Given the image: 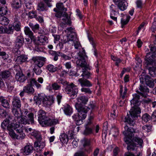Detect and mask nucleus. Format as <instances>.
Listing matches in <instances>:
<instances>
[{
	"instance_id": "nucleus-1",
	"label": "nucleus",
	"mask_w": 156,
	"mask_h": 156,
	"mask_svg": "<svg viewBox=\"0 0 156 156\" xmlns=\"http://www.w3.org/2000/svg\"><path fill=\"white\" fill-rule=\"evenodd\" d=\"M139 89L142 92L137 90V93L133 94V98L130 101L131 108L129 111V115L127 114L126 116L122 118L123 121L127 123L130 126H134L135 119L137 118L138 115L141 113V109L138 107L141 103L140 97H146L149 92V89L142 84L140 85Z\"/></svg>"
},
{
	"instance_id": "nucleus-2",
	"label": "nucleus",
	"mask_w": 156,
	"mask_h": 156,
	"mask_svg": "<svg viewBox=\"0 0 156 156\" xmlns=\"http://www.w3.org/2000/svg\"><path fill=\"white\" fill-rule=\"evenodd\" d=\"M125 131L123 134L125 135L124 140L125 142L128 145L127 149L130 151L135 150L137 147L136 145L139 144L142 147L143 140L137 136L139 134L138 130L132 127H129L126 126L124 127Z\"/></svg>"
},
{
	"instance_id": "nucleus-3",
	"label": "nucleus",
	"mask_w": 156,
	"mask_h": 156,
	"mask_svg": "<svg viewBox=\"0 0 156 156\" xmlns=\"http://www.w3.org/2000/svg\"><path fill=\"white\" fill-rule=\"evenodd\" d=\"M88 67L82 69L83 73L81 76L82 78H80L78 81L80 84L81 87H90L92 86V84L87 79H89L90 77L91 74L87 70Z\"/></svg>"
},
{
	"instance_id": "nucleus-4",
	"label": "nucleus",
	"mask_w": 156,
	"mask_h": 156,
	"mask_svg": "<svg viewBox=\"0 0 156 156\" xmlns=\"http://www.w3.org/2000/svg\"><path fill=\"white\" fill-rule=\"evenodd\" d=\"M88 99L85 96H82L79 97L77 98V102L75 105L76 110L79 112L83 110L85 112H87L90 109L88 107L83 105L82 104L85 105L88 101Z\"/></svg>"
},
{
	"instance_id": "nucleus-5",
	"label": "nucleus",
	"mask_w": 156,
	"mask_h": 156,
	"mask_svg": "<svg viewBox=\"0 0 156 156\" xmlns=\"http://www.w3.org/2000/svg\"><path fill=\"white\" fill-rule=\"evenodd\" d=\"M75 58L78 67L85 68L87 67L85 59V54L84 52L80 51L75 56Z\"/></svg>"
},
{
	"instance_id": "nucleus-6",
	"label": "nucleus",
	"mask_w": 156,
	"mask_h": 156,
	"mask_svg": "<svg viewBox=\"0 0 156 156\" xmlns=\"http://www.w3.org/2000/svg\"><path fill=\"white\" fill-rule=\"evenodd\" d=\"M55 13V16L58 18L63 17L62 19V23L64 24L70 25L71 23V20L70 16H68V14L63 10H54Z\"/></svg>"
},
{
	"instance_id": "nucleus-7",
	"label": "nucleus",
	"mask_w": 156,
	"mask_h": 156,
	"mask_svg": "<svg viewBox=\"0 0 156 156\" xmlns=\"http://www.w3.org/2000/svg\"><path fill=\"white\" fill-rule=\"evenodd\" d=\"M77 111L78 113L74 114L72 118L76 121V124L77 125H80L83 123V120L86 117L87 112H85L83 110L80 112Z\"/></svg>"
},
{
	"instance_id": "nucleus-8",
	"label": "nucleus",
	"mask_w": 156,
	"mask_h": 156,
	"mask_svg": "<svg viewBox=\"0 0 156 156\" xmlns=\"http://www.w3.org/2000/svg\"><path fill=\"white\" fill-rule=\"evenodd\" d=\"M66 91L68 94H69L72 98H74L76 96L78 90L76 86L73 83L68 85L66 88Z\"/></svg>"
},
{
	"instance_id": "nucleus-9",
	"label": "nucleus",
	"mask_w": 156,
	"mask_h": 156,
	"mask_svg": "<svg viewBox=\"0 0 156 156\" xmlns=\"http://www.w3.org/2000/svg\"><path fill=\"white\" fill-rule=\"evenodd\" d=\"M15 68L18 69V71H16V73L15 75V78L16 80L20 83H24L27 79V76L23 73L21 70L20 69V67L16 66Z\"/></svg>"
},
{
	"instance_id": "nucleus-10",
	"label": "nucleus",
	"mask_w": 156,
	"mask_h": 156,
	"mask_svg": "<svg viewBox=\"0 0 156 156\" xmlns=\"http://www.w3.org/2000/svg\"><path fill=\"white\" fill-rule=\"evenodd\" d=\"M23 128L17 129L16 132L18 134H16L13 130L10 131L9 133L10 136L13 139L23 140L24 139L25 136V134L23 133Z\"/></svg>"
},
{
	"instance_id": "nucleus-11",
	"label": "nucleus",
	"mask_w": 156,
	"mask_h": 156,
	"mask_svg": "<svg viewBox=\"0 0 156 156\" xmlns=\"http://www.w3.org/2000/svg\"><path fill=\"white\" fill-rule=\"evenodd\" d=\"M81 143L82 145L81 149L85 151L87 153L89 154L92 151V149L90 146V141L86 138L83 139L81 140Z\"/></svg>"
},
{
	"instance_id": "nucleus-12",
	"label": "nucleus",
	"mask_w": 156,
	"mask_h": 156,
	"mask_svg": "<svg viewBox=\"0 0 156 156\" xmlns=\"http://www.w3.org/2000/svg\"><path fill=\"white\" fill-rule=\"evenodd\" d=\"M32 60L34 62V66L41 67L44 65V62L46 61V58L42 56H34L32 57Z\"/></svg>"
},
{
	"instance_id": "nucleus-13",
	"label": "nucleus",
	"mask_w": 156,
	"mask_h": 156,
	"mask_svg": "<svg viewBox=\"0 0 156 156\" xmlns=\"http://www.w3.org/2000/svg\"><path fill=\"white\" fill-rule=\"evenodd\" d=\"M59 123V121L57 119H52L47 117L40 124L42 126H51Z\"/></svg>"
},
{
	"instance_id": "nucleus-14",
	"label": "nucleus",
	"mask_w": 156,
	"mask_h": 156,
	"mask_svg": "<svg viewBox=\"0 0 156 156\" xmlns=\"http://www.w3.org/2000/svg\"><path fill=\"white\" fill-rule=\"evenodd\" d=\"M42 103L45 106H49L54 102V99L52 96H45L42 99Z\"/></svg>"
},
{
	"instance_id": "nucleus-15",
	"label": "nucleus",
	"mask_w": 156,
	"mask_h": 156,
	"mask_svg": "<svg viewBox=\"0 0 156 156\" xmlns=\"http://www.w3.org/2000/svg\"><path fill=\"white\" fill-rule=\"evenodd\" d=\"M12 108H16L18 109H19L20 111H21L20 108L21 106V103L19 98L16 97H13L12 99Z\"/></svg>"
},
{
	"instance_id": "nucleus-16",
	"label": "nucleus",
	"mask_w": 156,
	"mask_h": 156,
	"mask_svg": "<svg viewBox=\"0 0 156 156\" xmlns=\"http://www.w3.org/2000/svg\"><path fill=\"white\" fill-rule=\"evenodd\" d=\"M9 122V121L7 120L6 119H4L1 123V127L4 129L7 128L10 132L12 130V127L13 124V123H10Z\"/></svg>"
},
{
	"instance_id": "nucleus-17",
	"label": "nucleus",
	"mask_w": 156,
	"mask_h": 156,
	"mask_svg": "<svg viewBox=\"0 0 156 156\" xmlns=\"http://www.w3.org/2000/svg\"><path fill=\"white\" fill-rule=\"evenodd\" d=\"M15 47L19 48L21 47L24 43V38L21 35H20L16 38L15 41Z\"/></svg>"
},
{
	"instance_id": "nucleus-18",
	"label": "nucleus",
	"mask_w": 156,
	"mask_h": 156,
	"mask_svg": "<svg viewBox=\"0 0 156 156\" xmlns=\"http://www.w3.org/2000/svg\"><path fill=\"white\" fill-rule=\"evenodd\" d=\"M151 119H156V110L153 112L151 117L148 114L145 113L142 117V120L146 122L149 121Z\"/></svg>"
},
{
	"instance_id": "nucleus-19",
	"label": "nucleus",
	"mask_w": 156,
	"mask_h": 156,
	"mask_svg": "<svg viewBox=\"0 0 156 156\" xmlns=\"http://www.w3.org/2000/svg\"><path fill=\"white\" fill-rule=\"evenodd\" d=\"M45 144L43 142L39 141H35L34 144V150L37 152H38L41 151L45 146Z\"/></svg>"
},
{
	"instance_id": "nucleus-20",
	"label": "nucleus",
	"mask_w": 156,
	"mask_h": 156,
	"mask_svg": "<svg viewBox=\"0 0 156 156\" xmlns=\"http://www.w3.org/2000/svg\"><path fill=\"white\" fill-rule=\"evenodd\" d=\"M46 114V112L43 110H40L38 112V120L40 124L47 117Z\"/></svg>"
},
{
	"instance_id": "nucleus-21",
	"label": "nucleus",
	"mask_w": 156,
	"mask_h": 156,
	"mask_svg": "<svg viewBox=\"0 0 156 156\" xmlns=\"http://www.w3.org/2000/svg\"><path fill=\"white\" fill-rule=\"evenodd\" d=\"M65 114L67 115H70L73 112L72 108L69 105L66 104L62 108Z\"/></svg>"
},
{
	"instance_id": "nucleus-22",
	"label": "nucleus",
	"mask_w": 156,
	"mask_h": 156,
	"mask_svg": "<svg viewBox=\"0 0 156 156\" xmlns=\"http://www.w3.org/2000/svg\"><path fill=\"white\" fill-rule=\"evenodd\" d=\"M62 68L61 66L59 65L58 67H55L52 65L49 64L47 65L46 67V69L48 70L49 72L53 73Z\"/></svg>"
},
{
	"instance_id": "nucleus-23",
	"label": "nucleus",
	"mask_w": 156,
	"mask_h": 156,
	"mask_svg": "<svg viewBox=\"0 0 156 156\" xmlns=\"http://www.w3.org/2000/svg\"><path fill=\"white\" fill-rule=\"evenodd\" d=\"M150 55V53L148 52L147 53L145 56V59L147 62V64H152L154 60V55L152 54L150 56H149Z\"/></svg>"
},
{
	"instance_id": "nucleus-24",
	"label": "nucleus",
	"mask_w": 156,
	"mask_h": 156,
	"mask_svg": "<svg viewBox=\"0 0 156 156\" xmlns=\"http://www.w3.org/2000/svg\"><path fill=\"white\" fill-rule=\"evenodd\" d=\"M28 58L27 55H22L18 56L16 60V62L18 64H21L23 62H26Z\"/></svg>"
},
{
	"instance_id": "nucleus-25",
	"label": "nucleus",
	"mask_w": 156,
	"mask_h": 156,
	"mask_svg": "<svg viewBox=\"0 0 156 156\" xmlns=\"http://www.w3.org/2000/svg\"><path fill=\"white\" fill-rule=\"evenodd\" d=\"M0 103L4 108H9V103L8 102L7 100L2 96H0Z\"/></svg>"
},
{
	"instance_id": "nucleus-26",
	"label": "nucleus",
	"mask_w": 156,
	"mask_h": 156,
	"mask_svg": "<svg viewBox=\"0 0 156 156\" xmlns=\"http://www.w3.org/2000/svg\"><path fill=\"white\" fill-rule=\"evenodd\" d=\"M33 150V147L31 145L25 146L23 150V154L25 155H28L31 153Z\"/></svg>"
},
{
	"instance_id": "nucleus-27",
	"label": "nucleus",
	"mask_w": 156,
	"mask_h": 156,
	"mask_svg": "<svg viewBox=\"0 0 156 156\" xmlns=\"http://www.w3.org/2000/svg\"><path fill=\"white\" fill-rule=\"evenodd\" d=\"M25 93L29 94H33L34 92V89L31 84H29L26 85L23 87Z\"/></svg>"
},
{
	"instance_id": "nucleus-28",
	"label": "nucleus",
	"mask_w": 156,
	"mask_h": 156,
	"mask_svg": "<svg viewBox=\"0 0 156 156\" xmlns=\"http://www.w3.org/2000/svg\"><path fill=\"white\" fill-rule=\"evenodd\" d=\"M11 5L13 9H19L21 7V0H13Z\"/></svg>"
},
{
	"instance_id": "nucleus-29",
	"label": "nucleus",
	"mask_w": 156,
	"mask_h": 156,
	"mask_svg": "<svg viewBox=\"0 0 156 156\" xmlns=\"http://www.w3.org/2000/svg\"><path fill=\"white\" fill-rule=\"evenodd\" d=\"M0 76L2 79H6L12 76L11 72L8 70H5L0 73Z\"/></svg>"
},
{
	"instance_id": "nucleus-30",
	"label": "nucleus",
	"mask_w": 156,
	"mask_h": 156,
	"mask_svg": "<svg viewBox=\"0 0 156 156\" xmlns=\"http://www.w3.org/2000/svg\"><path fill=\"white\" fill-rule=\"evenodd\" d=\"M28 83L32 86H35L37 89L41 88V85L38 83L35 78H30L28 80Z\"/></svg>"
},
{
	"instance_id": "nucleus-31",
	"label": "nucleus",
	"mask_w": 156,
	"mask_h": 156,
	"mask_svg": "<svg viewBox=\"0 0 156 156\" xmlns=\"http://www.w3.org/2000/svg\"><path fill=\"white\" fill-rule=\"evenodd\" d=\"M93 126H85V129L83 132V134L86 136L89 135L93 134Z\"/></svg>"
},
{
	"instance_id": "nucleus-32",
	"label": "nucleus",
	"mask_w": 156,
	"mask_h": 156,
	"mask_svg": "<svg viewBox=\"0 0 156 156\" xmlns=\"http://www.w3.org/2000/svg\"><path fill=\"white\" fill-rule=\"evenodd\" d=\"M123 87L121 85L120 86V99L121 98L122 99H124L125 97H126V93L127 90V89L126 86H125L124 87V91L122 93Z\"/></svg>"
},
{
	"instance_id": "nucleus-33",
	"label": "nucleus",
	"mask_w": 156,
	"mask_h": 156,
	"mask_svg": "<svg viewBox=\"0 0 156 156\" xmlns=\"http://www.w3.org/2000/svg\"><path fill=\"white\" fill-rule=\"evenodd\" d=\"M67 41H74L77 40L76 35L75 33L72 32L70 34H68L67 36Z\"/></svg>"
},
{
	"instance_id": "nucleus-34",
	"label": "nucleus",
	"mask_w": 156,
	"mask_h": 156,
	"mask_svg": "<svg viewBox=\"0 0 156 156\" xmlns=\"http://www.w3.org/2000/svg\"><path fill=\"white\" fill-rule=\"evenodd\" d=\"M117 4L118 7L120 10H126L127 9L128 4L125 2L122 1L119 2Z\"/></svg>"
},
{
	"instance_id": "nucleus-35",
	"label": "nucleus",
	"mask_w": 156,
	"mask_h": 156,
	"mask_svg": "<svg viewBox=\"0 0 156 156\" xmlns=\"http://www.w3.org/2000/svg\"><path fill=\"white\" fill-rule=\"evenodd\" d=\"M37 41L41 44H43L48 42V39L44 35H41L38 37Z\"/></svg>"
},
{
	"instance_id": "nucleus-36",
	"label": "nucleus",
	"mask_w": 156,
	"mask_h": 156,
	"mask_svg": "<svg viewBox=\"0 0 156 156\" xmlns=\"http://www.w3.org/2000/svg\"><path fill=\"white\" fill-rule=\"evenodd\" d=\"M59 138L60 141L62 143L67 144L69 140V138L65 133H61Z\"/></svg>"
},
{
	"instance_id": "nucleus-37",
	"label": "nucleus",
	"mask_w": 156,
	"mask_h": 156,
	"mask_svg": "<svg viewBox=\"0 0 156 156\" xmlns=\"http://www.w3.org/2000/svg\"><path fill=\"white\" fill-rule=\"evenodd\" d=\"M9 20L5 16L0 17V24L3 25H7L9 23Z\"/></svg>"
},
{
	"instance_id": "nucleus-38",
	"label": "nucleus",
	"mask_w": 156,
	"mask_h": 156,
	"mask_svg": "<svg viewBox=\"0 0 156 156\" xmlns=\"http://www.w3.org/2000/svg\"><path fill=\"white\" fill-rule=\"evenodd\" d=\"M51 88L49 89V91L51 90L52 89L54 90H60L61 89V86L58 84L57 82H55L52 83L51 84Z\"/></svg>"
},
{
	"instance_id": "nucleus-39",
	"label": "nucleus",
	"mask_w": 156,
	"mask_h": 156,
	"mask_svg": "<svg viewBox=\"0 0 156 156\" xmlns=\"http://www.w3.org/2000/svg\"><path fill=\"white\" fill-rule=\"evenodd\" d=\"M24 31L25 34L28 35L30 38L32 39L34 37V36L33 35V33L30 30V29L28 27H25L24 28Z\"/></svg>"
},
{
	"instance_id": "nucleus-40",
	"label": "nucleus",
	"mask_w": 156,
	"mask_h": 156,
	"mask_svg": "<svg viewBox=\"0 0 156 156\" xmlns=\"http://www.w3.org/2000/svg\"><path fill=\"white\" fill-rule=\"evenodd\" d=\"M16 108H12V112L14 116L18 119L20 117L22 116V114L19 112L18 110Z\"/></svg>"
},
{
	"instance_id": "nucleus-41",
	"label": "nucleus",
	"mask_w": 156,
	"mask_h": 156,
	"mask_svg": "<svg viewBox=\"0 0 156 156\" xmlns=\"http://www.w3.org/2000/svg\"><path fill=\"white\" fill-rule=\"evenodd\" d=\"M88 37L89 41L90 42L91 44H92L94 48V55L96 57H97L98 53L97 52V50L95 48V43L94 41L93 38L92 37H89V36H88Z\"/></svg>"
},
{
	"instance_id": "nucleus-42",
	"label": "nucleus",
	"mask_w": 156,
	"mask_h": 156,
	"mask_svg": "<svg viewBox=\"0 0 156 156\" xmlns=\"http://www.w3.org/2000/svg\"><path fill=\"white\" fill-rule=\"evenodd\" d=\"M18 121L20 123L24 125L29 124V120L24 117L21 116L19 119Z\"/></svg>"
},
{
	"instance_id": "nucleus-43",
	"label": "nucleus",
	"mask_w": 156,
	"mask_h": 156,
	"mask_svg": "<svg viewBox=\"0 0 156 156\" xmlns=\"http://www.w3.org/2000/svg\"><path fill=\"white\" fill-rule=\"evenodd\" d=\"M154 80L152 81L149 76V78L146 79L145 81L146 84L151 88H153L154 86Z\"/></svg>"
},
{
	"instance_id": "nucleus-44",
	"label": "nucleus",
	"mask_w": 156,
	"mask_h": 156,
	"mask_svg": "<svg viewBox=\"0 0 156 156\" xmlns=\"http://www.w3.org/2000/svg\"><path fill=\"white\" fill-rule=\"evenodd\" d=\"M124 16H126V20L123 18L121 19V23L122 27H123L124 25L128 23L130 18V17L129 16H127L126 15L125 16L124 15Z\"/></svg>"
},
{
	"instance_id": "nucleus-45",
	"label": "nucleus",
	"mask_w": 156,
	"mask_h": 156,
	"mask_svg": "<svg viewBox=\"0 0 156 156\" xmlns=\"http://www.w3.org/2000/svg\"><path fill=\"white\" fill-rule=\"evenodd\" d=\"M81 89V91L82 92L84 93L85 94H91L92 91L88 87H85V86L82 87Z\"/></svg>"
},
{
	"instance_id": "nucleus-46",
	"label": "nucleus",
	"mask_w": 156,
	"mask_h": 156,
	"mask_svg": "<svg viewBox=\"0 0 156 156\" xmlns=\"http://www.w3.org/2000/svg\"><path fill=\"white\" fill-rule=\"evenodd\" d=\"M5 33L8 34H11L13 32L14 27L12 25H9L8 27H5Z\"/></svg>"
},
{
	"instance_id": "nucleus-47",
	"label": "nucleus",
	"mask_w": 156,
	"mask_h": 156,
	"mask_svg": "<svg viewBox=\"0 0 156 156\" xmlns=\"http://www.w3.org/2000/svg\"><path fill=\"white\" fill-rule=\"evenodd\" d=\"M109 133L112 135L113 136L115 137L118 135L119 131L118 129L113 128L111 129Z\"/></svg>"
},
{
	"instance_id": "nucleus-48",
	"label": "nucleus",
	"mask_w": 156,
	"mask_h": 156,
	"mask_svg": "<svg viewBox=\"0 0 156 156\" xmlns=\"http://www.w3.org/2000/svg\"><path fill=\"white\" fill-rule=\"evenodd\" d=\"M141 103L146 104H148L152 102V100L151 99L147 98V96L145 97H144V98L141 101Z\"/></svg>"
},
{
	"instance_id": "nucleus-49",
	"label": "nucleus",
	"mask_w": 156,
	"mask_h": 156,
	"mask_svg": "<svg viewBox=\"0 0 156 156\" xmlns=\"http://www.w3.org/2000/svg\"><path fill=\"white\" fill-rule=\"evenodd\" d=\"M28 118L30 122H31V124H33L34 123V114L32 113H29L27 115Z\"/></svg>"
},
{
	"instance_id": "nucleus-50",
	"label": "nucleus",
	"mask_w": 156,
	"mask_h": 156,
	"mask_svg": "<svg viewBox=\"0 0 156 156\" xmlns=\"http://www.w3.org/2000/svg\"><path fill=\"white\" fill-rule=\"evenodd\" d=\"M12 26L14 27V30L15 29L17 31H19L20 30V25L19 22H14Z\"/></svg>"
},
{
	"instance_id": "nucleus-51",
	"label": "nucleus",
	"mask_w": 156,
	"mask_h": 156,
	"mask_svg": "<svg viewBox=\"0 0 156 156\" xmlns=\"http://www.w3.org/2000/svg\"><path fill=\"white\" fill-rule=\"evenodd\" d=\"M56 9L58 10H67V8L64 7L62 3L58 2L56 4Z\"/></svg>"
},
{
	"instance_id": "nucleus-52",
	"label": "nucleus",
	"mask_w": 156,
	"mask_h": 156,
	"mask_svg": "<svg viewBox=\"0 0 156 156\" xmlns=\"http://www.w3.org/2000/svg\"><path fill=\"white\" fill-rule=\"evenodd\" d=\"M142 129L143 132H149L151 131V127L150 125H145L143 126Z\"/></svg>"
},
{
	"instance_id": "nucleus-53",
	"label": "nucleus",
	"mask_w": 156,
	"mask_h": 156,
	"mask_svg": "<svg viewBox=\"0 0 156 156\" xmlns=\"http://www.w3.org/2000/svg\"><path fill=\"white\" fill-rule=\"evenodd\" d=\"M41 67H37L36 66H34L33 70L37 75H40L42 71L41 69Z\"/></svg>"
},
{
	"instance_id": "nucleus-54",
	"label": "nucleus",
	"mask_w": 156,
	"mask_h": 156,
	"mask_svg": "<svg viewBox=\"0 0 156 156\" xmlns=\"http://www.w3.org/2000/svg\"><path fill=\"white\" fill-rule=\"evenodd\" d=\"M147 78H149V76L147 75H145L144 74H142L140 76V82L142 83H143L144 81L145 82L146 79Z\"/></svg>"
},
{
	"instance_id": "nucleus-55",
	"label": "nucleus",
	"mask_w": 156,
	"mask_h": 156,
	"mask_svg": "<svg viewBox=\"0 0 156 156\" xmlns=\"http://www.w3.org/2000/svg\"><path fill=\"white\" fill-rule=\"evenodd\" d=\"M150 50V54H154V52L156 51V47L153 44H150L149 46Z\"/></svg>"
},
{
	"instance_id": "nucleus-56",
	"label": "nucleus",
	"mask_w": 156,
	"mask_h": 156,
	"mask_svg": "<svg viewBox=\"0 0 156 156\" xmlns=\"http://www.w3.org/2000/svg\"><path fill=\"white\" fill-rule=\"evenodd\" d=\"M31 135L34 136L37 139H39L41 138L40 134L36 131L34 130L31 133Z\"/></svg>"
},
{
	"instance_id": "nucleus-57",
	"label": "nucleus",
	"mask_w": 156,
	"mask_h": 156,
	"mask_svg": "<svg viewBox=\"0 0 156 156\" xmlns=\"http://www.w3.org/2000/svg\"><path fill=\"white\" fill-rule=\"evenodd\" d=\"M86 152L81 149V151L76 153L74 156H86Z\"/></svg>"
},
{
	"instance_id": "nucleus-58",
	"label": "nucleus",
	"mask_w": 156,
	"mask_h": 156,
	"mask_svg": "<svg viewBox=\"0 0 156 156\" xmlns=\"http://www.w3.org/2000/svg\"><path fill=\"white\" fill-rule=\"evenodd\" d=\"M28 15L30 18H36L37 14L35 11L32 10L28 13Z\"/></svg>"
},
{
	"instance_id": "nucleus-59",
	"label": "nucleus",
	"mask_w": 156,
	"mask_h": 156,
	"mask_svg": "<svg viewBox=\"0 0 156 156\" xmlns=\"http://www.w3.org/2000/svg\"><path fill=\"white\" fill-rule=\"evenodd\" d=\"M8 91L9 92H12L14 88L13 85L11 84L10 83L8 82L6 83Z\"/></svg>"
},
{
	"instance_id": "nucleus-60",
	"label": "nucleus",
	"mask_w": 156,
	"mask_h": 156,
	"mask_svg": "<svg viewBox=\"0 0 156 156\" xmlns=\"http://www.w3.org/2000/svg\"><path fill=\"white\" fill-rule=\"evenodd\" d=\"M5 119H6L7 120L9 121V122L10 123H13L16 122L14 117L10 115H8L7 117Z\"/></svg>"
},
{
	"instance_id": "nucleus-61",
	"label": "nucleus",
	"mask_w": 156,
	"mask_h": 156,
	"mask_svg": "<svg viewBox=\"0 0 156 156\" xmlns=\"http://www.w3.org/2000/svg\"><path fill=\"white\" fill-rule=\"evenodd\" d=\"M34 99V101L37 104H40L41 103V100H42V98L40 97V96H39L38 97L35 96Z\"/></svg>"
},
{
	"instance_id": "nucleus-62",
	"label": "nucleus",
	"mask_w": 156,
	"mask_h": 156,
	"mask_svg": "<svg viewBox=\"0 0 156 156\" xmlns=\"http://www.w3.org/2000/svg\"><path fill=\"white\" fill-rule=\"evenodd\" d=\"M20 126L19 122L18 123H16L15 124H14V122H13V124L12 127V128L14 129L16 131L17 129L23 128L22 127H20Z\"/></svg>"
},
{
	"instance_id": "nucleus-63",
	"label": "nucleus",
	"mask_w": 156,
	"mask_h": 156,
	"mask_svg": "<svg viewBox=\"0 0 156 156\" xmlns=\"http://www.w3.org/2000/svg\"><path fill=\"white\" fill-rule=\"evenodd\" d=\"M62 98V94L58 93L56 96V99L58 104L59 105L61 102V100Z\"/></svg>"
},
{
	"instance_id": "nucleus-64",
	"label": "nucleus",
	"mask_w": 156,
	"mask_h": 156,
	"mask_svg": "<svg viewBox=\"0 0 156 156\" xmlns=\"http://www.w3.org/2000/svg\"><path fill=\"white\" fill-rule=\"evenodd\" d=\"M45 5L42 2L39 3L37 5V10H43L44 9Z\"/></svg>"
}]
</instances>
